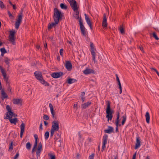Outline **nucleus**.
<instances>
[{
    "label": "nucleus",
    "instance_id": "nucleus-16",
    "mask_svg": "<svg viewBox=\"0 0 159 159\" xmlns=\"http://www.w3.org/2000/svg\"><path fill=\"white\" fill-rule=\"evenodd\" d=\"M102 26L103 27H107V18L106 17V14H104L103 15V19L102 22Z\"/></svg>",
    "mask_w": 159,
    "mask_h": 159
},
{
    "label": "nucleus",
    "instance_id": "nucleus-42",
    "mask_svg": "<svg viewBox=\"0 0 159 159\" xmlns=\"http://www.w3.org/2000/svg\"><path fill=\"white\" fill-rule=\"evenodd\" d=\"M49 156L50 157V159H55V156L54 155H52L51 154L49 153L48 154Z\"/></svg>",
    "mask_w": 159,
    "mask_h": 159
},
{
    "label": "nucleus",
    "instance_id": "nucleus-56",
    "mask_svg": "<svg viewBox=\"0 0 159 159\" xmlns=\"http://www.w3.org/2000/svg\"><path fill=\"white\" fill-rule=\"evenodd\" d=\"M1 71L2 75L6 74L3 68L1 70Z\"/></svg>",
    "mask_w": 159,
    "mask_h": 159
},
{
    "label": "nucleus",
    "instance_id": "nucleus-45",
    "mask_svg": "<svg viewBox=\"0 0 159 159\" xmlns=\"http://www.w3.org/2000/svg\"><path fill=\"white\" fill-rule=\"evenodd\" d=\"M37 146V144H34L32 150V152L33 153L35 150V149L36 148Z\"/></svg>",
    "mask_w": 159,
    "mask_h": 159
},
{
    "label": "nucleus",
    "instance_id": "nucleus-3",
    "mask_svg": "<svg viewBox=\"0 0 159 159\" xmlns=\"http://www.w3.org/2000/svg\"><path fill=\"white\" fill-rule=\"evenodd\" d=\"M53 18L58 21L62 19V14L61 11L56 8H55L54 10Z\"/></svg>",
    "mask_w": 159,
    "mask_h": 159
},
{
    "label": "nucleus",
    "instance_id": "nucleus-52",
    "mask_svg": "<svg viewBox=\"0 0 159 159\" xmlns=\"http://www.w3.org/2000/svg\"><path fill=\"white\" fill-rule=\"evenodd\" d=\"M8 113V114H9V116H11V118H12V117L13 116V115H14V113L12 111L9 112Z\"/></svg>",
    "mask_w": 159,
    "mask_h": 159
},
{
    "label": "nucleus",
    "instance_id": "nucleus-12",
    "mask_svg": "<svg viewBox=\"0 0 159 159\" xmlns=\"http://www.w3.org/2000/svg\"><path fill=\"white\" fill-rule=\"evenodd\" d=\"M84 16H85V19L86 21V22L88 24V25L89 26L90 29L93 30V27L92 26V23L91 22L89 18L88 17L87 15L86 14H84Z\"/></svg>",
    "mask_w": 159,
    "mask_h": 159
},
{
    "label": "nucleus",
    "instance_id": "nucleus-1",
    "mask_svg": "<svg viewBox=\"0 0 159 159\" xmlns=\"http://www.w3.org/2000/svg\"><path fill=\"white\" fill-rule=\"evenodd\" d=\"M34 75L36 78L43 85L46 86L49 85V84L43 79L42 73L40 71H36L34 73Z\"/></svg>",
    "mask_w": 159,
    "mask_h": 159
},
{
    "label": "nucleus",
    "instance_id": "nucleus-10",
    "mask_svg": "<svg viewBox=\"0 0 159 159\" xmlns=\"http://www.w3.org/2000/svg\"><path fill=\"white\" fill-rule=\"evenodd\" d=\"M70 7L74 11L78 10V7L77 6V3L75 0H71V2L70 3Z\"/></svg>",
    "mask_w": 159,
    "mask_h": 159
},
{
    "label": "nucleus",
    "instance_id": "nucleus-55",
    "mask_svg": "<svg viewBox=\"0 0 159 159\" xmlns=\"http://www.w3.org/2000/svg\"><path fill=\"white\" fill-rule=\"evenodd\" d=\"M19 156V153L18 152L16 153V154L14 157V158L13 159H17L18 158Z\"/></svg>",
    "mask_w": 159,
    "mask_h": 159
},
{
    "label": "nucleus",
    "instance_id": "nucleus-24",
    "mask_svg": "<svg viewBox=\"0 0 159 159\" xmlns=\"http://www.w3.org/2000/svg\"><path fill=\"white\" fill-rule=\"evenodd\" d=\"M49 107L50 109L51 113L52 114V117H54L55 115V112H54L53 107L51 103H50L49 104Z\"/></svg>",
    "mask_w": 159,
    "mask_h": 159
},
{
    "label": "nucleus",
    "instance_id": "nucleus-48",
    "mask_svg": "<svg viewBox=\"0 0 159 159\" xmlns=\"http://www.w3.org/2000/svg\"><path fill=\"white\" fill-rule=\"evenodd\" d=\"M43 119L45 120H48L49 119L48 116L46 115H44L43 116Z\"/></svg>",
    "mask_w": 159,
    "mask_h": 159
},
{
    "label": "nucleus",
    "instance_id": "nucleus-27",
    "mask_svg": "<svg viewBox=\"0 0 159 159\" xmlns=\"http://www.w3.org/2000/svg\"><path fill=\"white\" fill-rule=\"evenodd\" d=\"M76 81L75 79L72 78L68 79L67 80V83L69 84H71L75 82Z\"/></svg>",
    "mask_w": 159,
    "mask_h": 159
},
{
    "label": "nucleus",
    "instance_id": "nucleus-37",
    "mask_svg": "<svg viewBox=\"0 0 159 159\" xmlns=\"http://www.w3.org/2000/svg\"><path fill=\"white\" fill-rule=\"evenodd\" d=\"M120 33L122 34H123L125 33L124 30L122 26H121V25L120 26Z\"/></svg>",
    "mask_w": 159,
    "mask_h": 159
},
{
    "label": "nucleus",
    "instance_id": "nucleus-17",
    "mask_svg": "<svg viewBox=\"0 0 159 159\" xmlns=\"http://www.w3.org/2000/svg\"><path fill=\"white\" fill-rule=\"evenodd\" d=\"M83 73L85 75H88L91 73H94V71L92 69L86 68L84 70Z\"/></svg>",
    "mask_w": 159,
    "mask_h": 159
},
{
    "label": "nucleus",
    "instance_id": "nucleus-15",
    "mask_svg": "<svg viewBox=\"0 0 159 159\" xmlns=\"http://www.w3.org/2000/svg\"><path fill=\"white\" fill-rule=\"evenodd\" d=\"M141 142L140 139V137L139 136H137L136 139V143H135L134 149H136L138 148L141 145Z\"/></svg>",
    "mask_w": 159,
    "mask_h": 159
},
{
    "label": "nucleus",
    "instance_id": "nucleus-28",
    "mask_svg": "<svg viewBox=\"0 0 159 159\" xmlns=\"http://www.w3.org/2000/svg\"><path fill=\"white\" fill-rule=\"evenodd\" d=\"M3 77V78L4 79V80L6 81L7 84H9V82L8 81V77H7V74H4L2 75Z\"/></svg>",
    "mask_w": 159,
    "mask_h": 159
},
{
    "label": "nucleus",
    "instance_id": "nucleus-39",
    "mask_svg": "<svg viewBox=\"0 0 159 159\" xmlns=\"http://www.w3.org/2000/svg\"><path fill=\"white\" fill-rule=\"evenodd\" d=\"M6 109L8 112H8L11 111V109L9 105H7L6 107Z\"/></svg>",
    "mask_w": 159,
    "mask_h": 159
},
{
    "label": "nucleus",
    "instance_id": "nucleus-61",
    "mask_svg": "<svg viewBox=\"0 0 159 159\" xmlns=\"http://www.w3.org/2000/svg\"><path fill=\"white\" fill-rule=\"evenodd\" d=\"M78 136H79V138L80 139H81L82 137V135L80 134V132H78Z\"/></svg>",
    "mask_w": 159,
    "mask_h": 159
},
{
    "label": "nucleus",
    "instance_id": "nucleus-6",
    "mask_svg": "<svg viewBox=\"0 0 159 159\" xmlns=\"http://www.w3.org/2000/svg\"><path fill=\"white\" fill-rule=\"evenodd\" d=\"M5 115L6 116H4V119H9V120L11 123L16 125V123L18 122V120L17 118H12L11 117H10V116L9 115L8 112H6Z\"/></svg>",
    "mask_w": 159,
    "mask_h": 159
},
{
    "label": "nucleus",
    "instance_id": "nucleus-21",
    "mask_svg": "<svg viewBox=\"0 0 159 159\" xmlns=\"http://www.w3.org/2000/svg\"><path fill=\"white\" fill-rule=\"evenodd\" d=\"M91 104L92 102L90 101H88L86 103L82 104L81 105V107L82 109H85L87 107H89Z\"/></svg>",
    "mask_w": 159,
    "mask_h": 159
},
{
    "label": "nucleus",
    "instance_id": "nucleus-47",
    "mask_svg": "<svg viewBox=\"0 0 159 159\" xmlns=\"http://www.w3.org/2000/svg\"><path fill=\"white\" fill-rule=\"evenodd\" d=\"M95 154L94 153H92L89 157V159H94Z\"/></svg>",
    "mask_w": 159,
    "mask_h": 159
},
{
    "label": "nucleus",
    "instance_id": "nucleus-26",
    "mask_svg": "<svg viewBox=\"0 0 159 159\" xmlns=\"http://www.w3.org/2000/svg\"><path fill=\"white\" fill-rule=\"evenodd\" d=\"M74 11L75 12V14L74 15V16L76 19H78L80 18L79 16V11H78V10Z\"/></svg>",
    "mask_w": 159,
    "mask_h": 159
},
{
    "label": "nucleus",
    "instance_id": "nucleus-31",
    "mask_svg": "<svg viewBox=\"0 0 159 159\" xmlns=\"http://www.w3.org/2000/svg\"><path fill=\"white\" fill-rule=\"evenodd\" d=\"M123 120H122V122H121V124L122 125H124V124L125 123V122L126 120V115L125 114L123 116Z\"/></svg>",
    "mask_w": 159,
    "mask_h": 159
},
{
    "label": "nucleus",
    "instance_id": "nucleus-8",
    "mask_svg": "<svg viewBox=\"0 0 159 159\" xmlns=\"http://www.w3.org/2000/svg\"><path fill=\"white\" fill-rule=\"evenodd\" d=\"M59 122L58 120L53 121L52 122V125L51 129L56 131H58L59 128Z\"/></svg>",
    "mask_w": 159,
    "mask_h": 159
},
{
    "label": "nucleus",
    "instance_id": "nucleus-43",
    "mask_svg": "<svg viewBox=\"0 0 159 159\" xmlns=\"http://www.w3.org/2000/svg\"><path fill=\"white\" fill-rule=\"evenodd\" d=\"M0 50L1 52H3L4 53L7 52V51L4 48H1Z\"/></svg>",
    "mask_w": 159,
    "mask_h": 159
},
{
    "label": "nucleus",
    "instance_id": "nucleus-7",
    "mask_svg": "<svg viewBox=\"0 0 159 159\" xmlns=\"http://www.w3.org/2000/svg\"><path fill=\"white\" fill-rule=\"evenodd\" d=\"M9 32V41L12 43V44L14 45L15 43V35L16 34V31L15 30H11Z\"/></svg>",
    "mask_w": 159,
    "mask_h": 159
},
{
    "label": "nucleus",
    "instance_id": "nucleus-19",
    "mask_svg": "<svg viewBox=\"0 0 159 159\" xmlns=\"http://www.w3.org/2000/svg\"><path fill=\"white\" fill-rule=\"evenodd\" d=\"M12 102L13 104L16 105L21 104L22 100L21 99L14 98L13 99Z\"/></svg>",
    "mask_w": 159,
    "mask_h": 159
},
{
    "label": "nucleus",
    "instance_id": "nucleus-50",
    "mask_svg": "<svg viewBox=\"0 0 159 159\" xmlns=\"http://www.w3.org/2000/svg\"><path fill=\"white\" fill-rule=\"evenodd\" d=\"M63 49L61 48L60 50V54L61 56H62L63 54Z\"/></svg>",
    "mask_w": 159,
    "mask_h": 159
},
{
    "label": "nucleus",
    "instance_id": "nucleus-36",
    "mask_svg": "<svg viewBox=\"0 0 159 159\" xmlns=\"http://www.w3.org/2000/svg\"><path fill=\"white\" fill-rule=\"evenodd\" d=\"M153 37L157 40L159 39V38L156 34L155 32H154L152 33Z\"/></svg>",
    "mask_w": 159,
    "mask_h": 159
},
{
    "label": "nucleus",
    "instance_id": "nucleus-41",
    "mask_svg": "<svg viewBox=\"0 0 159 159\" xmlns=\"http://www.w3.org/2000/svg\"><path fill=\"white\" fill-rule=\"evenodd\" d=\"M0 7L2 9L4 8L5 7V6L3 2L1 1H0Z\"/></svg>",
    "mask_w": 159,
    "mask_h": 159
},
{
    "label": "nucleus",
    "instance_id": "nucleus-30",
    "mask_svg": "<svg viewBox=\"0 0 159 159\" xmlns=\"http://www.w3.org/2000/svg\"><path fill=\"white\" fill-rule=\"evenodd\" d=\"M79 24H80V28H81V27H83L84 26V25H83V23L82 19L81 17H80L79 18Z\"/></svg>",
    "mask_w": 159,
    "mask_h": 159
},
{
    "label": "nucleus",
    "instance_id": "nucleus-60",
    "mask_svg": "<svg viewBox=\"0 0 159 159\" xmlns=\"http://www.w3.org/2000/svg\"><path fill=\"white\" fill-rule=\"evenodd\" d=\"M52 25L51 24H50L49 25H48V30H50V29H52Z\"/></svg>",
    "mask_w": 159,
    "mask_h": 159
},
{
    "label": "nucleus",
    "instance_id": "nucleus-13",
    "mask_svg": "<svg viewBox=\"0 0 159 159\" xmlns=\"http://www.w3.org/2000/svg\"><path fill=\"white\" fill-rule=\"evenodd\" d=\"M65 67L68 71H70L72 69V65L70 61H66V62Z\"/></svg>",
    "mask_w": 159,
    "mask_h": 159
},
{
    "label": "nucleus",
    "instance_id": "nucleus-23",
    "mask_svg": "<svg viewBox=\"0 0 159 159\" xmlns=\"http://www.w3.org/2000/svg\"><path fill=\"white\" fill-rule=\"evenodd\" d=\"M1 92L2 95L1 98L2 100H4L5 98H7L8 96L7 95V94L4 92V91L3 89H2L1 90Z\"/></svg>",
    "mask_w": 159,
    "mask_h": 159
},
{
    "label": "nucleus",
    "instance_id": "nucleus-63",
    "mask_svg": "<svg viewBox=\"0 0 159 159\" xmlns=\"http://www.w3.org/2000/svg\"><path fill=\"white\" fill-rule=\"evenodd\" d=\"M118 83L119 85V88H122L120 81H119L118 82Z\"/></svg>",
    "mask_w": 159,
    "mask_h": 159
},
{
    "label": "nucleus",
    "instance_id": "nucleus-53",
    "mask_svg": "<svg viewBox=\"0 0 159 159\" xmlns=\"http://www.w3.org/2000/svg\"><path fill=\"white\" fill-rule=\"evenodd\" d=\"M13 149V142H11L10 143V145L9 146V150H12Z\"/></svg>",
    "mask_w": 159,
    "mask_h": 159
},
{
    "label": "nucleus",
    "instance_id": "nucleus-34",
    "mask_svg": "<svg viewBox=\"0 0 159 159\" xmlns=\"http://www.w3.org/2000/svg\"><path fill=\"white\" fill-rule=\"evenodd\" d=\"M31 144L30 142H28L26 145V148L28 149H30L31 148Z\"/></svg>",
    "mask_w": 159,
    "mask_h": 159
},
{
    "label": "nucleus",
    "instance_id": "nucleus-5",
    "mask_svg": "<svg viewBox=\"0 0 159 159\" xmlns=\"http://www.w3.org/2000/svg\"><path fill=\"white\" fill-rule=\"evenodd\" d=\"M90 51L92 56V59L93 61L95 62L96 53L95 51H96V49L94 46L93 43L92 42H90Z\"/></svg>",
    "mask_w": 159,
    "mask_h": 159
},
{
    "label": "nucleus",
    "instance_id": "nucleus-58",
    "mask_svg": "<svg viewBox=\"0 0 159 159\" xmlns=\"http://www.w3.org/2000/svg\"><path fill=\"white\" fill-rule=\"evenodd\" d=\"M116 80L117 82H118L119 81H120L119 79V77L118 76V75L117 74L116 75Z\"/></svg>",
    "mask_w": 159,
    "mask_h": 159
},
{
    "label": "nucleus",
    "instance_id": "nucleus-44",
    "mask_svg": "<svg viewBox=\"0 0 159 159\" xmlns=\"http://www.w3.org/2000/svg\"><path fill=\"white\" fill-rule=\"evenodd\" d=\"M42 144L41 142H40L38 145L37 149L42 150Z\"/></svg>",
    "mask_w": 159,
    "mask_h": 159
},
{
    "label": "nucleus",
    "instance_id": "nucleus-57",
    "mask_svg": "<svg viewBox=\"0 0 159 159\" xmlns=\"http://www.w3.org/2000/svg\"><path fill=\"white\" fill-rule=\"evenodd\" d=\"M85 94V93L84 92H83L81 93V97H84V95Z\"/></svg>",
    "mask_w": 159,
    "mask_h": 159
},
{
    "label": "nucleus",
    "instance_id": "nucleus-9",
    "mask_svg": "<svg viewBox=\"0 0 159 159\" xmlns=\"http://www.w3.org/2000/svg\"><path fill=\"white\" fill-rule=\"evenodd\" d=\"M108 138V136L106 134H105L103 137L102 145L101 150L102 152L106 148V145L107 143Z\"/></svg>",
    "mask_w": 159,
    "mask_h": 159
},
{
    "label": "nucleus",
    "instance_id": "nucleus-64",
    "mask_svg": "<svg viewBox=\"0 0 159 159\" xmlns=\"http://www.w3.org/2000/svg\"><path fill=\"white\" fill-rule=\"evenodd\" d=\"M39 129H43V127H42V124L41 123L39 126Z\"/></svg>",
    "mask_w": 159,
    "mask_h": 159
},
{
    "label": "nucleus",
    "instance_id": "nucleus-32",
    "mask_svg": "<svg viewBox=\"0 0 159 159\" xmlns=\"http://www.w3.org/2000/svg\"><path fill=\"white\" fill-rule=\"evenodd\" d=\"M49 136V132L48 131H46L44 134L45 139L46 140H47Z\"/></svg>",
    "mask_w": 159,
    "mask_h": 159
},
{
    "label": "nucleus",
    "instance_id": "nucleus-40",
    "mask_svg": "<svg viewBox=\"0 0 159 159\" xmlns=\"http://www.w3.org/2000/svg\"><path fill=\"white\" fill-rule=\"evenodd\" d=\"M54 21L55 22L52 23L51 24L52 27L56 26L57 24L59 22L55 20H54Z\"/></svg>",
    "mask_w": 159,
    "mask_h": 159
},
{
    "label": "nucleus",
    "instance_id": "nucleus-38",
    "mask_svg": "<svg viewBox=\"0 0 159 159\" xmlns=\"http://www.w3.org/2000/svg\"><path fill=\"white\" fill-rule=\"evenodd\" d=\"M41 150H38L37 149L36 151V156L37 158H38V157H39L40 156L41 152Z\"/></svg>",
    "mask_w": 159,
    "mask_h": 159
},
{
    "label": "nucleus",
    "instance_id": "nucleus-49",
    "mask_svg": "<svg viewBox=\"0 0 159 159\" xmlns=\"http://www.w3.org/2000/svg\"><path fill=\"white\" fill-rule=\"evenodd\" d=\"M55 131L53 130L52 129H51L50 131V137L52 138V136H53L54 133Z\"/></svg>",
    "mask_w": 159,
    "mask_h": 159
},
{
    "label": "nucleus",
    "instance_id": "nucleus-20",
    "mask_svg": "<svg viewBox=\"0 0 159 159\" xmlns=\"http://www.w3.org/2000/svg\"><path fill=\"white\" fill-rule=\"evenodd\" d=\"M117 117L115 121L116 127H118V126H120L121 125L119 124V118H120V113L119 112H117Z\"/></svg>",
    "mask_w": 159,
    "mask_h": 159
},
{
    "label": "nucleus",
    "instance_id": "nucleus-18",
    "mask_svg": "<svg viewBox=\"0 0 159 159\" xmlns=\"http://www.w3.org/2000/svg\"><path fill=\"white\" fill-rule=\"evenodd\" d=\"M104 131L105 133L108 134L114 133V132L113 128L111 126H109L108 127V128L107 129H105L104 130Z\"/></svg>",
    "mask_w": 159,
    "mask_h": 159
},
{
    "label": "nucleus",
    "instance_id": "nucleus-33",
    "mask_svg": "<svg viewBox=\"0 0 159 159\" xmlns=\"http://www.w3.org/2000/svg\"><path fill=\"white\" fill-rule=\"evenodd\" d=\"M10 60L8 58L6 57L5 58V63L7 65H9V64L10 63ZM9 65L8 66V68H9ZM8 69H9V68H8V69H7V70H8Z\"/></svg>",
    "mask_w": 159,
    "mask_h": 159
},
{
    "label": "nucleus",
    "instance_id": "nucleus-54",
    "mask_svg": "<svg viewBox=\"0 0 159 159\" xmlns=\"http://www.w3.org/2000/svg\"><path fill=\"white\" fill-rule=\"evenodd\" d=\"M8 90L10 92H11V88L10 87L9 84H7Z\"/></svg>",
    "mask_w": 159,
    "mask_h": 159
},
{
    "label": "nucleus",
    "instance_id": "nucleus-62",
    "mask_svg": "<svg viewBox=\"0 0 159 159\" xmlns=\"http://www.w3.org/2000/svg\"><path fill=\"white\" fill-rule=\"evenodd\" d=\"M82 102H84L85 101V97H81Z\"/></svg>",
    "mask_w": 159,
    "mask_h": 159
},
{
    "label": "nucleus",
    "instance_id": "nucleus-14",
    "mask_svg": "<svg viewBox=\"0 0 159 159\" xmlns=\"http://www.w3.org/2000/svg\"><path fill=\"white\" fill-rule=\"evenodd\" d=\"M25 125L22 122L21 124L20 125V137H22L25 131Z\"/></svg>",
    "mask_w": 159,
    "mask_h": 159
},
{
    "label": "nucleus",
    "instance_id": "nucleus-29",
    "mask_svg": "<svg viewBox=\"0 0 159 159\" xmlns=\"http://www.w3.org/2000/svg\"><path fill=\"white\" fill-rule=\"evenodd\" d=\"M60 6L62 9L66 10L67 9V6L64 3H61L60 4Z\"/></svg>",
    "mask_w": 159,
    "mask_h": 159
},
{
    "label": "nucleus",
    "instance_id": "nucleus-51",
    "mask_svg": "<svg viewBox=\"0 0 159 159\" xmlns=\"http://www.w3.org/2000/svg\"><path fill=\"white\" fill-rule=\"evenodd\" d=\"M8 14L10 18H12L13 17V16L11 14L10 11H7Z\"/></svg>",
    "mask_w": 159,
    "mask_h": 159
},
{
    "label": "nucleus",
    "instance_id": "nucleus-11",
    "mask_svg": "<svg viewBox=\"0 0 159 159\" xmlns=\"http://www.w3.org/2000/svg\"><path fill=\"white\" fill-rule=\"evenodd\" d=\"M63 73L62 72H54L52 74L51 76L54 78H57L63 75Z\"/></svg>",
    "mask_w": 159,
    "mask_h": 159
},
{
    "label": "nucleus",
    "instance_id": "nucleus-2",
    "mask_svg": "<svg viewBox=\"0 0 159 159\" xmlns=\"http://www.w3.org/2000/svg\"><path fill=\"white\" fill-rule=\"evenodd\" d=\"M106 118L107 119V121L111 120L113 117V110L110 107V102L108 101L107 103V107L106 109Z\"/></svg>",
    "mask_w": 159,
    "mask_h": 159
},
{
    "label": "nucleus",
    "instance_id": "nucleus-25",
    "mask_svg": "<svg viewBox=\"0 0 159 159\" xmlns=\"http://www.w3.org/2000/svg\"><path fill=\"white\" fill-rule=\"evenodd\" d=\"M145 116L146 122L148 123H149L150 122V116L149 113L148 111H147L146 112Z\"/></svg>",
    "mask_w": 159,
    "mask_h": 159
},
{
    "label": "nucleus",
    "instance_id": "nucleus-4",
    "mask_svg": "<svg viewBox=\"0 0 159 159\" xmlns=\"http://www.w3.org/2000/svg\"><path fill=\"white\" fill-rule=\"evenodd\" d=\"M23 9L20 12V14L17 16V19L15 23V27L16 30H18L19 26L22 21L23 17Z\"/></svg>",
    "mask_w": 159,
    "mask_h": 159
},
{
    "label": "nucleus",
    "instance_id": "nucleus-46",
    "mask_svg": "<svg viewBox=\"0 0 159 159\" xmlns=\"http://www.w3.org/2000/svg\"><path fill=\"white\" fill-rule=\"evenodd\" d=\"M151 69L152 71L156 72L157 75L159 76V72L155 68H151Z\"/></svg>",
    "mask_w": 159,
    "mask_h": 159
},
{
    "label": "nucleus",
    "instance_id": "nucleus-59",
    "mask_svg": "<svg viewBox=\"0 0 159 159\" xmlns=\"http://www.w3.org/2000/svg\"><path fill=\"white\" fill-rule=\"evenodd\" d=\"M136 155V152L134 154L133 156L132 159H135Z\"/></svg>",
    "mask_w": 159,
    "mask_h": 159
},
{
    "label": "nucleus",
    "instance_id": "nucleus-22",
    "mask_svg": "<svg viewBox=\"0 0 159 159\" xmlns=\"http://www.w3.org/2000/svg\"><path fill=\"white\" fill-rule=\"evenodd\" d=\"M81 32L82 34L84 36L86 37L87 35V31L86 30V29L84 26L80 28Z\"/></svg>",
    "mask_w": 159,
    "mask_h": 159
},
{
    "label": "nucleus",
    "instance_id": "nucleus-35",
    "mask_svg": "<svg viewBox=\"0 0 159 159\" xmlns=\"http://www.w3.org/2000/svg\"><path fill=\"white\" fill-rule=\"evenodd\" d=\"M34 137L35 139L34 144H38V137L37 135L36 134H34Z\"/></svg>",
    "mask_w": 159,
    "mask_h": 159
}]
</instances>
